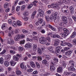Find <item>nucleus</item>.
Returning <instances> with one entry per match:
<instances>
[{
	"label": "nucleus",
	"instance_id": "c03bdc74",
	"mask_svg": "<svg viewBox=\"0 0 76 76\" xmlns=\"http://www.w3.org/2000/svg\"><path fill=\"white\" fill-rule=\"evenodd\" d=\"M25 40H21V41H20V44L21 45L24 44H25Z\"/></svg>",
	"mask_w": 76,
	"mask_h": 76
},
{
	"label": "nucleus",
	"instance_id": "e2e57ef3",
	"mask_svg": "<svg viewBox=\"0 0 76 76\" xmlns=\"http://www.w3.org/2000/svg\"><path fill=\"white\" fill-rule=\"evenodd\" d=\"M27 71L28 72H32L33 71V69H28Z\"/></svg>",
	"mask_w": 76,
	"mask_h": 76
},
{
	"label": "nucleus",
	"instance_id": "412c9836",
	"mask_svg": "<svg viewBox=\"0 0 76 76\" xmlns=\"http://www.w3.org/2000/svg\"><path fill=\"white\" fill-rule=\"evenodd\" d=\"M13 34H14V32L13 31H11L8 34V36L11 38V37H12V35H13Z\"/></svg>",
	"mask_w": 76,
	"mask_h": 76
},
{
	"label": "nucleus",
	"instance_id": "c9c22d12",
	"mask_svg": "<svg viewBox=\"0 0 76 76\" xmlns=\"http://www.w3.org/2000/svg\"><path fill=\"white\" fill-rule=\"evenodd\" d=\"M0 62L1 64H3L4 62V59H3V57H1L0 58Z\"/></svg>",
	"mask_w": 76,
	"mask_h": 76
},
{
	"label": "nucleus",
	"instance_id": "e433bc0d",
	"mask_svg": "<svg viewBox=\"0 0 76 76\" xmlns=\"http://www.w3.org/2000/svg\"><path fill=\"white\" fill-rule=\"evenodd\" d=\"M4 64L5 66L7 67V66H9V63L8 61H5L4 62Z\"/></svg>",
	"mask_w": 76,
	"mask_h": 76
},
{
	"label": "nucleus",
	"instance_id": "72a5a7b5",
	"mask_svg": "<svg viewBox=\"0 0 76 76\" xmlns=\"http://www.w3.org/2000/svg\"><path fill=\"white\" fill-rule=\"evenodd\" d=\"M12 40V39L11 38H9L7 39V44H10V42L11 40Z\"/></svg>",
	"mask_w": 76,
	"mask_h": 76
},
{
	"label": "nucleus",
	"instance_id": "f257e3e1",
	"mask_svg": "<svg viewBox=\"0 0 76 76\" xmlns=\"http://www.w3.org/2000/svg\"><path fill=\"white\" fill-rule=\"evenodd\" d=\"M57 15H58V13L57 12H56L55 13H52L50 17L49 15H46L45 17V19L47 22H48L50 19L53 20V19L55 20L54 21L56 23H57L58 21H56L57 20H56L57 19Z\"/></svg>",
	"mask_w": 76,
	"mask_h": 76
},
{
	"label": "nucleus",
	"instance_id": "6ab92c4d",
	"mask_svg": "<svg viewBox=\"0 0 76 76\" xmlns=\"http://www.w3.org/2000/svg\"><path fill=\"white\" fill-rule=\"evenodd\" d=\"M10 64H11V66H14L16 64V62L14 61H11L10 62Z\"/></svg>",
	"mask_w": 76,
	"mask_h": 76
},
{
	"label": "nucleus",
	"instance_id": "052dcab7",
	"mask_svg": "<svg viewBox=\"0 0 76 76\" xmlns=\"http://www.w3.org/2000/svg\"><path fill=\"white\" fill-rule=\"evenodd\" d=\"M38 74V71H35L32 73V75H37Z\"/></svg>",
	"mask_w": 76,
	"mask_h": 76
},
{
	"label": "nucleus",
	"instance_id": "603ef678",
	"mask_svg": "<svg viewBox=\"0 0 76 76\" xmlns=\"http://www.w3.org/2000/svg\"><path fill=\"white\" fill-rule=\"evenodd\" d=\"M29 14V12H25L23 13V16H28Z\"/></svg>",
	"mask_w": 76,
	"mask_h": 76
},
{
	"label": "nucleus",
	"instance_id": "7c9ffc66",
	"mask_svg": "<svg viewBox=\"0 0 76 76\" xmlns=\"http://www.w3.org/2000/svg\"><path fill=\"white\" fill-rule=\"evenodd\" d=\"M61 45L62 46H65V45H67V42H63V41H61Z\"/></svg>",
	"mask_w": 76,
	"mask_h": 76
},
{
	"label": "nucleus",
	"instance_id": "f03ea898",
	"mask_svg": "<svg viewBox=\"0 0 76 76\" xmlns=\"http://www.w3.org/2000/svg\"><path fill=\"white\" fill-rule=\"evenodd\" d=\"M69 65L70 67L69 68L68 70L72 71H75V69L73 67L75 65V62L73 61H70L69 62Z\"/></svg>",
	"mask_w": 76,
	"mask_h": 76
},
{
	"label": "nucleus",
	"instance_id": "a211bd4d",
	"mask_svg": "<svg viewBox=\"0 0 76 76\" xmlns=\"http://www.w3.org/2000/svg\"><path fill=\"white\" fill-rule=\"evenodd\" d=\"M30 66L33 68H35V65L34 63V62L33 61H31L30 63Z\"/></svg>",
	"mask_w": 76,
	"mask_h": 76
},
{
	"label": "nucleus",
	"instance_id": "4c0bfd02",
	"mask_svg": "<svg viewBox=\"0 0 76 76\" xmlns=\"http://www.w3.org/2000/svg\"><path fill=\"white\" fill-rule=\"evenodd\" d=\"M64 31L65 34H67L69 31L66 28L64 29Z\"/></svg>",
	"mask_w": 76,
	"mask_h": 76
},
{
	"label": "nucleus",
	"instance_id": "f704fd0d",
	"mask_svg": "<svg viewBox=\"0 0 76 76\" xmlns=\"http://www.w3.org/2000/svg\"><path fill=\"white\" fill-rule=\"evenodd\" d=\"M22 73L21 72V71L19 70L17 71H16V74L17 75H21Z\"/></svg>",
	"mask_w": 76,
	"mask_h": 76
},
{
	"label": "nucleus",
	"instance_id": "58836bf2",
	"mask_svg": "<svg viewBox=\"0 0 76 76\" xmlns=\"http://www.w3.org/2000/svg\"><path fill=\"white\" fill-rule=\"evenodd\" d=\"M38 52L39 54H42V51H41V50L39 48H38Z\"/></svg>",
	"mask_w": 76,
	"mask_h": 76
},
{
	"label": "nucleus",
	"instance_id": "09e8293b",
	"mask_svg": "<svg viewBox=\"0 0 76 76\" xmlns=\"http://www.w3.org/2000/svg\"><path fill=\"white\" fill-rule=\"evenodd\" d=\"M12 25L14 27L16 26V23L15 21H14L12 23Z\"/></svg>",
	"mask_w": 76,
	"mask_h": 76
},
{
	"label": "nucleus",
	"instance_id": "bb28decb",
	"mask_svg": "<svg viewBox=\"0 0 76 76\" xmlns=\"http://www.w3.org/2000/svg\"><path fill=\"white\" fill-rule=\"evenodd\" d=\"M69 24L70 26H72L73 25V20H72V19L70 18L69 20Z\"/></svg>",
	"mask_w": 76,
	"mask_h": 76
},
{
	"label": "nucleus",
	"instance_id": "a878e982",
	"mask_svg": "<svg viewBox=\"0 0 76 76\" xmlns=\"http://www.w3.org/2000/svg\"><path fill=\"white\" fill-rule=\"evenodd\" d=\"M76 32H74L72 34V35L70 36V38H74L75 36H76Z\"/></svg>",
	"mask_w": 76,
	"mask_h": 76
},
{
	"label": "nucleus",
	"instance_id": "7ed1b4c3",
	"mask_svg": "<svg viewBox=\"0 0 76 76\" xmlns=\"http://www.w3.org/2000/svg\"><path fill=\"white\" fill-rule=\"evenodd\" d=\"M40 42L42 44H45L47 43V41H45V38L44 37H42L39 39Z\"/></svg>",
	"mask_w": 76,
	"mask_h": 76
},
{
	"label": "nucleus",
	"instance_id": "9b49d317",
	"mask_svg": "<svg viewBox=\"0 0 76 76\" xmlns=\"http://www.w3.org/2000/svg\"><path fill=\"white\" fill-rule=\"evenodd\" d=\"M52 38H60V36L58 34H53V33H51L50 35Z\"/></svg>",
	"mask_w": 76,
	"mask_h": 76
},
{
	"label": "nucleus",
	"instance_id": "4be33fe9",
	"mask_svg": "<svg viewBox=\"0 0 76 76\" xmlns=\"http://www.w3.org/2000/svg\"><path fill=\"white\" fill-rule=\"evenodd\" d=\"M13 60L15 61H17L19 60V58L16 56H13Z\"/></svg>",
	"mask_w": 76,
	"mask_h": 76
},
{
	"label": "nucleus",
	"instance_id": "ddd939ff",
	"mask_svg": "<svg viewBox=\"0 0 76 76\" xmlns=\"http://www.w3.org/2000/svg\"><path fill=\"white\" fill-rule=\"evenodd\" d=\"M45 56V59L48 61L50 58L51 56L48 55H44Z\"/></svg>",
	"mask_w": 76,
	"mask_h": 76
},
{
	"label": "nucleus",
	"instance_id": "b1692460",
	"mask_svg": "<svg viewBox=\"0 0 76 76\" xmlns=\"http://www.w3.org/2000/svg\"><path fill=\"white\" fill-rule=\"evenodd\" d=\"M40 75L41 76H48V75H50V73L48 72H46L45 74H40Z\"/></svg>",
	"mask_w": 76,
	"mask_h": 76
},
{
	"label": "nucleus",
	"instance_id": "20e7f679",
	"mask_svg": "<svg viewBox=\"0 0 76 76\" xmlns=\"http://www.w3.org/2000/svg\"><path fill=\"white\" fill-rule=\"evenodd\" d=\"M68 7V6H65L64 7L62 8V12L66 13H67L68 12V10H67Z\"/></svg>",
	"mask_w": 76,
	"mask_h": 76
},
{
	"label": "nucleus",
	"instance_id": "6e6552de",
	"mask_svg": "<svg viewBox=\"0 0 76 76\" xmlns=\"http://www.w3.org/2000/svg\"><path fill=\"white\" fill-rule=\"evenodd\" d=\"M20 39V35L17 34L15 36L14 39L16 41H19V39Z\"/></svg>",
	"mask_w": 76,
	"mask_h": 76
},
{
	"label": "nucleus",
	"instance_id": "338daca9",
	"mask_svg": "<svg viewBox=\"0 0 76 76\" xmlns=\"http://www.w3.org/2000/svg\"><path fill=\"white\" fill-rule=\"evenodd\" d=\"M62 66L65 67L66 66V64L64 61H62Z\"/></svg>",
	"mask_w": 76,
	"mask_h": 76
},
{
	"label": "nucleus",
	"instance_id": "2f4dec72",
	"mask_svg": "<svg viewBox=\"0 0 76 76\" xmlns=\"http://www.w3.org/2000/svg\"><path fill=\"white\" fill-rule=\"evenodd\" d=\"M33 6H37V3H38V1H34L33 2Z\"/></svg>",
	"mask_w": 76,
	"mask_h": 76
},
{
	"label": "nucleus",
	"instance_id": "5701e85b",
	"mask_svg": "<svg viewBox=\"0 0 76 76\" xmlns=\"http://www.w3.org/2000/svg\"><path fill=\"white\" fill-rule=\"evenodd\" d=\"M9 7V3H5L4 5V9H7Z\"/></svg>",
	"mask_w": 76,
	"mask_h": 76
},
{
	"label": "nucleus",
	"instance_id": "2eb2a0df",
	"mask_svg": "<svg viewBox=\"0 0 76 76\" xmlns=\"http://www.w3.org/2000/svg\"><path fill=\"white\" fill-rule=\"evenodd\" d=\"M72 53V52L71 50H68L65 53V55L66 56H69Z\"/></svg>",
	"mask_w": 76,
	"mask_h": 76
},
{
	"label": "nucleus",
	"instance_id": "8fccbe9b",
	"mask_svg": "<svg viewBox=\"0 0 76 76\" xmlns=\"http://www.w3.org/2000/svg\"><path fill=\"white\" fill-rule=\"evenodd\" d=\"M5 53H6V50H4L2 51V52L0 53V54L1 55H3V54H4Z\"/></svg>",
	"mask_w": 76,
	"mask_h": 76
},
{
	"label": "nucleus",
	"instance_id": "ea45409f",
	"mask_svg": "<svg viewBox=\"0 0 76 76\" xmlns=\"http://www.w3.org/2000/svg\"><path fill=\"white\" fill-rule=\"evenodd\" d=\"M20 6H18L16 8V11L17 12H18L20 10Z\"/></svg>",
	"mask_w": 76,
	"mask_h": 76
},
{
	"label": "nucleus",
	"instance_id": "6e6d98bb",
	"mask_svg": "<svg viewBox=\"0 0 76 76\" xmlns=\"http://www.w3.org/2000/svg\"><path fill=\"white\" fill-rule=\"evenodd\" d=\"M11 12L12 13H15V7H14V6H13L12 7Z\"/></svg>",
	"mask_w": 76,
	"mask_h": 76
},
{
	"label": "nucleus",
	"instance_id": "473e14b6",
	"mask_svg": "<svg viewBox=\"0 0 76 76\" xmlns=\"http://www.w3.org/2000/svg\"><path fill=\"white\" fill-rule=\"evenodd\" d=\"M16 23L18 26H21L22 25V23L20 21L18 20L16 21Z\"/></svg>",
	"mask_w": 76,
	"mask_h": 76
},
{
	"label": "nucleus",
	"instance_id": "de8ad7c7",
	"mask_svg": "<svg viewBox=\"0 0 76 76\" xmlns=\"http://www.w3.org/2000/svg\"><path fill=\"white\" fill-rule=\"evenodd\" d=\"M18 50L20 51H22L23 50V48L21 47H20L18 48Z\"/></svg>",
	"mask_w": 76,
	"mask_h": 76
},
{
	"label": "nucleus",
	"instance_id": "aec40b11",
	"mask_svg": "<svg viewBox=\"0 0 76 76\" xmlns=\"http://www.w3.org/2000/svg\"><path fill=\"white\" fill-rule=\"evenodd\" d=\"M60 35H61V36H62V37H67V36L68 35V34H67V33H60Z\"/></svg>",
	"mask_w": 76,
	"mask_h": 76
},
{
	"label": "nucleus",
	"instance_id": "37998d69",
	"mask_svg": "<svg viewBox=\"0 0 76 76\" xmlns=\"http://www.w3.org/2000/svg\"><path fill=\"white\" fill-rule=\"evenodd\" d=\"M24 3H25V1H20L18 4L19 5H21V4H24Z\"/></svg>",
	"mask_w": 76,
	"mask_h": 76
},
{
	"label": "nucleus",
	"instance_id": "1a4fd4ad",
	"mask_svg": "<svg viewBox=\"0 0 76 76\" xmlns=\"http://www.w3.org/2000/svg\"><path fill=\"white\" fill-rule=\"evenodd\" d=\"M62 19L63 21V23H67V18L66 16H62Z\"/></svg>",
	"mask_w": 76,
	"mask_h": 76
},
{
	"label": "nucleus",
	"instance_id": "0eeeda50",
	"mask_svg": "<svg viewBox=\"0 0 76 76\" xmlns=\"http://www.w3.org/2000/svg\"><path fill=\"white\" fill-rule=\"evenodd\" d=\"M42 64H45V65L47 66V67L49 66V64H48V61H47L46 59L43 60L42 61Z\"/></svg>",
	"mask_w": 76,
	"mask_h": 76
},
{
	"label": "nucleus",
	"instance_id": "864d4df0",
	"mask_svg": "<svg viewBox=\"0 0 76 76\" xmlns=\"http://www.w3.org/2000/svg\"><path fill=\"white\" fill-rule=\"evenodd\" d=\"M15 44V42L14 41V40H13L12 39L10 43V45H13V44Z\"/></svg>",
	"mask_w": 76,
	"mask_h": 76
},
{
	"label": "nucleus",
	"instance_id": "4d7b16f0",
	"mask_svg": "<svg viewBox=\"0 0 76 76\" xmlns=\"http://www.w3.org/2000/svg\"><path fill=\"white\" fill-rule=\"evenodd\" d=\"M25 36L24 34H22L20 35V39H21L22 38H25Z\"/></svg>",
	"mask_w": 76,
	"mask_h": 76
},
{
	"label": "nucleus",
	"instance_id": "423d86ee",
	"mask_svg": "<svg viewBox=\"0 0 76 76\" xmlns=\"http://www.w3.org/2000/svg\"><path fill=\"white\" fill-rule=\"evenodd\" d=\"M40 16L41 17L44 16V11L42 9H39V10Z\"/></svg>",
	"mask_w": 76,
	"mask_h": 76
},
{
	"label": "nucleus",
	"instance_id": "9d476101",
	"mask_svg": "<svg viewBox=\"0 0 76 76\" xmlns=\"http://www.w3.org/2000/svg\"><path fill=\"white\" fill-rule=\"evenodd\" d=\"M31 43L29 42L27 43L26 44L25 46V48H29L31 47Z\"/></svg>",
	"mask_w": 76,
	"mask_h": 76
},
{
	"label": "nucleus",
	"instance_id": "a19ab883",
	"mask_svg": "<svg viewBox=\"0 0 76 76\" xmlns=\"http://www.w3.org/2000/svg\"><path fill=\"white\" fill-rule=\"evenodd\" d=\"M58 7H59V6H58V5L57 4H54V8H56V9H58Z\"/></svg>",
	"mask_w": 76,
	"mask_h": 76
},
{
	"label": "nucleus",
	"instance_id": "393cba45",
	"mask_svg": "<svg viewBox=\"0 0 76 76\" xmlns=\"http://www.w3.org/2000/svg\"><path fill=\"white\" fill-rule=\"evenodd\" d=\"M33 50L34 51H36L37 50V45H34L33 46Z\"/></svg>",
	"mask_w": 76,
	"mask_h": 76
},
{
	"label": "nucleus",
	"instance_id": "f3484780",
	"mask_svg": "<svg viewBox=\"0 0 76 76\" xmlns=\"http://www.w3.org/2000/svg\"><path fill=\"white\" fill-rule=\"evenodd\" d=\"M22 18H23V20H25V21H27L29 19V18L28 17L24 16H22Z\"/></svg>",
	"mask_w": 76,
	"mask_h": 76
},
{
	"label": "nucleus",
	"instance_id": "cd10ccee",
	"mask_svg": "<svg viewBox=\"0 0 76 76\" xmlns=\"http://www.w3.org/2000/svg\"><path fill=\"white\" fill-rule=\"evenodd\" d=\"M7 26V24L6 23H4L3 25L2 26V29H4L5 28H6V26Z\"/></svg>",
	"mask_w": 76,
	"mask_h": 76
},
{
	"label": "nucleus",
	"instance_id": "5fc2aeb1",
	"mask_svg": "<svg viewBox=\"0 0 76 76\" xmlns=\"http://www.w3.org/2000/svg\"><path fill=\"white\" fill-rule=\"evenodd\" d=\"M67 45H68V47H72V44L69 42H67Z\"/></svg>",
	"mask_w": 76,
	"mask_h": 76
},
{
	"label": "nucleus",
	"instance_id": "dca6fc26",
	"mask_svg": "<svg viewBox=\"0 0 76 76\" xmlns=\"http://www.w3.org/2000/svg\"><path fill=\"white\" fill-rule=\"evenodd\" d=\"M62 67H59L57 68V72L58 73H61L62 72Z\"/></svg>",
	"mask_w": 76,
	"mask_h": 76
},
{
	"label": "nucleus",
	"instance_id": "13d9d810",
	"mask_svg": "<svg viewBox=\"0 0 76 76\" xmlns=\"http://www.w3.org/2000/svg\"><path fill=\"white\" fill-rule=\"evenodd\" d=\"M37 58V60H39V61H41V60H42V57H41V56H38Z\"/></svg>",
	"mask_w": 76,
	"mask_h": 76
},
{
	"label": "nucleus",
	"instance_id": "4468645a",
	"mask_svg": "<svg viewBox=\"0 0 76 76\" xmlns=\"http://www.w3.org/2000/svg\"><path fill=\"white\" fill-rule=\"evenodd\" d=\"M48 50L50 51V53H54V51L53 50V47L50 46V47L49 48H48Z\"/></svg>",
	"mask_w": 76,
	"mask_h": 76
},
{
	"label": "nucleus",
	"instance_id": "bf43d9fd",
	"mask_svg": "<svg viewBox=\"0 0 76 76\" xmlns=\"http://www.w3.org/2000/svg\"><path fill=\"white\" fill-rule=\"evenodd\" d=\"M53 60L55 61L56 63H58V59L57 58H55L53 59Z\"/></svg>",
	"mask_w": 76,
	"mask_h": 76
},
{
	"label": "nucleus",
	"instance_id": "39448f33",
	"mask_svg": "<svg viewBox=\"0 0 76 76\" xmlns=\"http://www.w3.org/2000/svg\"><path fill=\"white\" fill-rule=\"evenodd\" d=\"M50 70L51 72H54L55 70V67L54 66V64L52 63L50 66Z\"/></svg>",
	"mask_w": 76,
	"mask_h": 76
},
{
	"label": "nucleus",
	"instance_id": "49530a36",
	"mask_svg": "<svg viewBox=\"0 0 76 76\" xmlns=\"http://www.w3.org/2000/svg\"><path fill=\"white\" fill-rule=\"evenodd\" d=\"M32 6H33V5L32 4H29L28 5L27 8L28 9H31V8L32 7Z\"/></svg>",
	"mask_w": 76,
	"mask_h": 76
},
{
	"label": "nucleus",
	"instance_id": "69168bd1",
	"mask_svg": "<svg viewBox=\"0 0 76 76\" xmlns=\"http://www.w3.org/2000/svg\"><path fill=\"white\" fill-rule=\"evenodd\" d=\"M46 39L47 40V41H49V42H50V41H51V38L49 37L46 38Z\"/></svg>",
	"mask_w": 76,
	"mask_h": 76
},
{
	"label": "nucleus",
	"instance_id": "c756f323",
	"mask_svg": "<svg viewBox=\"0 0 76 76\" xmlns=\"http://www.w3.org/2000/svg\"><path fill=\"white\" fill-rule=\"evenodd\" d=\"M61 49V48L60 47H57L56 48V51H57V52H58H58H60V49Z\"/></svg>",
	"mask_w": 76,
	"mask_h": 76
},
{
	"label": "nucleus",
	"instance_id": "a18cd8bd",
	"mask_svg": "<svg viewBox=\"0 0 76 76\" xmlns=\"http://www.w3.org/2000/svg\"><path fill=\"white\" fill-rule=\"evenodd\" d=\"M23 32L24 34H26V33H27V34L29 32V31H27L25 29H23Z\"/></svg>",
	"mask_w": 76,
	"mask_h": 76
},
{
	"label": "nucleus",
	"instance_id": "774afa93",
	"mask_svg": "<svg viewBox=\"0 0 76 76\" xmlns=\"http://www.w3.org/2000/svg\"><path fill=\"white\" fill-rule=\"evenodd\" d=\"M73 44L74 45H76V39H75L73 40Z\"/></svg>",
	"mask_w": 76,
	"mask_h": 76
},
{
	"label": "nucleus",
	"instance_id": "680f3d73",
	"mask_svg": "<svg viewBox=\"0 0 76 76\" xmlns=\"http://www.w3.org/2000/svg\"><path fill=\"white\" fill-rule=\"evenodd\" d=\"M26 7V6L25 5L22 6L21 8V10H23Z\"/></svg>",
	"mask_w": 76,
	"mask_h": 76
},
{
	"label": "nucleus",
	"instance_id": "f8f14e48",
	"mask_svg": "<svg viewBox=\"0 0 76 76\" xmlns=\"http://www.w3.org/2000/svg\"><path fill=\"white\" fill-rule=\"evenodd\" d=\"M48 26L49 28H50L51 30H52V31H54L56 30V29L54 27H53V26H52L50 24H48Z\"/></svg>",
	"mask_w": 76,
	"mask_h": 76
},
{
	"label": "nucleus",
	"instance_id": "79ce46f5",
	"mask_svg": "<svg viewBox=\"0 0 76 76\" xmlns=\"http://www.w3.org/2000/svg\"><path fill=\"white\" fill-rule=\"evenodd\" d=\"M24 67L25 66L23 65V63H22L20 65V67H21V68L22 69H24Z\"/></svg>",
	"mask_w": 76,
	"mask_h": 76
},
{
	"label": "nucleus",
	"instance_id": "0e129e2a",
	"mask_svg": "<svg viewBox=\"0 0 76 76\" xmlns=\"http://www.w3.org/2000/svg\"><path fill=\"white\" fill-rule=\"evenodd\" d=\"M36 66L38 68H39L40 67V65H39V64L37 62H36Z\"/></svg>",
	"mask_w": 76,
	"mask_h": 76
},
{
	"label": "nucleus",
	"instance_id": "c85d7f7f",
	"mask_svg": "<svg viewBox=\"0 0 76 76\" xmlns=\"http://www.w3.org/2000/svg\"><path fill=\"white\" fill-rule=\"evenodd\" d=\"M10 59V56L8 55H7L5 58V60H7V61H8Z\"/></svg>",
	"mask_w": 76,
	"mask_h": 76
},
{
	"label": "nucleus",
	"instance_id": "3c124183",
	"mask_svg": "<svg viewBox=\"0 0 76 76\" xmlns=\"http://www.w3.org/2000/svg\"><path fill=\"white\" fill-rule=\"evenodd\" d=\"M5 53H6V50H4L2 51V52L0 53V54L1 55H3V54H4Z\"/></svg>",
	"mask_w": 76,
	"mask_h": 76
}]
</instances>
